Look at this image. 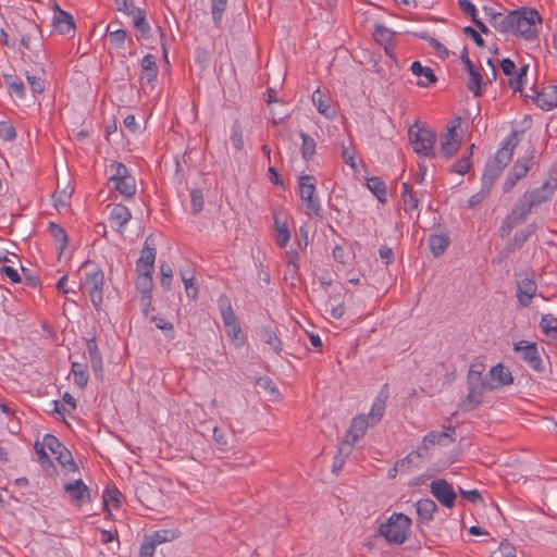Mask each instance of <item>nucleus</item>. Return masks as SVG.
Returning <instances> with one entry per match:
<instances>
[{"label":"nucleus","instance_id":"obj_1","mask_svg":"<svg viewBox=\"0 0 557 557\" xmlns=\"http://www.w3.org/2000/svg\"><path fill=\"white\" fill-rule=\"evenodd\" d=\"M519 132L511 131L500 143V148L490 158L484 166L481 186L492 191V188L513 157V151L519 144Z\"/></svg>","mask_w":557,"mask_h":557},{"label":"nucleus","instance_id":"obj_2","mask_svg":"<svg viewBox=\"0 0 557 557\" xmlns=\"http://www.w3.org/2000/svg\"><path fill=\"white\" fill-rule=\"evenodd\" d=\"M484 370L485 366L482 362H473L470 364L467 375L468 394L461 404L462 410H474L483 403L484 389H495V385L488 381L487 375L485 379L482 377Z\"/></svg>","mask_w":557,"mask_h":557},{"label":"nucleus","instance_id":"obj_3","mask_svg":"<svg viewBox=\"0 0 557 557\" xmlns=\"http://www.w3.org/2000/svg\"><path fill=\"white\" fill-rule=\"evenodd\" d=\"M109 184L112 190L117 191L125 199H132L136 195V178L129 169L122 162L112 161L108 168Z\"/></svg>","mask_w":557,"mask_h":557},{"label":"nucleus","instance_id":"obj_4","mask_svg":"<svg viewBox=\"0 0 557 557\" xmlns=\"http://www.w3.org/2000/svg\"><path fill=\"white\" fill-rule=\"evenodd\" d=\"M411 523V519L405 513L394 512L380 524L377 532L388 544L401 545L409 536Z\"/></svg>","mask_w":557,"mask_h":557},{"label":"nucleus","instance_id":"obj_5","mask_svg":"<svg viewBox=\"0 0 557 557\" xmlns=\"http://www.w3.org/2000/svg\"><path fill=\"white\" fill-rule=\"evenodd\" d=\"M536 23H542V16L537 10L527 7L515 10L510 34L525 40H534L537 37Z\"/></svg>","mask_w":557,"mask_h":557},{"label":"nucleus","instance_id":"obj_6","mask_svg":"<svg viewBox=\"0 0 557 557\" xmlns=\"http://www.w3.org/2000/svg\"><path fill=\"white\" fill-rule=\"evenodd\" d=\"M85 273V284L89 287V297L96 311L101 310L103 302V271L91 260L87 259L81 265Z\"/></svg>","mask_w":557,"mask_h":557},{"label":"nucleus","instance_id":"obj_7","mask_svg":"<svg viewBox=\"0 0 557 557\" xmlns=\"http://www.w3.org/2000/svg\"><path fill=\"white\" fill-rule=\"evenodd\" d=\"M317 180L313 175L301 174L298 176V188L300 200L309 216L322 218V207L317 196Z\"/></svg>","mask_w":557,"mask_h":557},{"label":"nucleus","instance_id":"obj_8","mask_svg":"<svg viewBox=\"0 0 557 557\" xmlns=\"http://www.w3.org/2000/svg\"><path fill=\"white\" fill-rule=\"evenodd\" d=\"M408 137L416 153L429 158L435 157L436 134L433 131L414 123L408 129Z\"/></svg>","mask_w":557,"mask_h":557},{"label":"nucleus","instance_id":"obj_9","mask_svg":"<svg viewBox=\"0 0 557 557\" xmlns=\"http://www.w3.org/2000/svg\"><path fill=\"white\" fill-rule=\"evenodd\" d=\"M512 349L519 356V358L534 372L540 374L545 371V366L541 357L539 345L536 343H530L528 341L521 339L513 343Z\"/></svg>","mask_w":557,"mask_h":557},{"label":"nucleus","instance_id":"obj_10","mask_svg":"<svg viewBox=\"0 0 557 557\" xmlns=\"http://www.w3.org/2000/svg\"><path fill=\"white\" fill-rule=\"evenodd\" d=\"M535 154V149L533 147H531L528 156L521 158V159H518L511 170L508 172L507 174V177L504 182V185H503V191L505 194L509 193L517 184L518 181L522 180L523 177H525L530 171V169L533 166L534 164V156Z\"/></svg>","mask_w":557,"mask_h":557},{"label":"nucleus","instance_id":"obj_11","mask_svg":"<svg viewBox=\"0 0 557 557\" xmlns=\"http://www.w3.org/2000/svg\"><path fill=\"white\" fill-rule=\"evenodd\" d=\"M44 445L53 454L58 462L71 472L78 470V466L73 459L72 453L53 434L44 436Z\"/></svg>","mask_w":557,"mask_h":557},{"label":"nucleus","instance_id":"obj_12","mask_svg":"<svg viewBox=\"0 0 557 557\" xmlns=\"http://www.w3.org/2000/svg\"><path fill=\"white\" fill-rule=\"evenodd\" d=\"M430 493L444 507L451 509L456 505L457 494L453 485L445 479L433 480L430 485Z\"/></svg>","mask_w":557,"mask_h":557},{"label":"nucleus","instance_id":"obj_13","mask_svg":"<svg viewBox=\"0 0 557 557\" xmlns=\"http://www.w3.org/2000/svg\"><path fill=\"white\" fill-rule=\"evenodd\" d=\"M517 299L518 304L522 308H527L531 305L533 297L536 295L537 285L534 278V274H525L521 280H517Z\"/></svg>","mask_w":557,"mask_h":557},{"label":"nucleus","instance_id":"obj_14","mask_svg":"<svg viewBox=\"0 0 557 557\" xmlns=\"http://www.w3.org/2000/svg\"><path fill=\"white\" fill-rule=\"evenodd\" d=\"M64 491L76 506L91 502L90 490L82 479L65 483Z\"/></svg>","mask_w":557,"mask_h":557},{"label":"nucleus","instance_id":"obj_15","mask_svg":"<svg viewBox=\"0 0 557 557\" xmlns=\"http://www.w3.org/2000/svg\"><path fill=\"white\" fill-rule=\"evenodd\" d=\"M524 97H529V95L525 94ZM530 98L542 110H553L557 107V86L548 85L542 88L541 91H534V95H531Z\"/></svg>","mask_w":557,"mask_h":557},{"label":"nucleus","instance_id":"obj_16","mask_svg":"<svg viewBox=\"0 0 557 557\" xmlns=\"http://www.w3.org/2000/svg\"><path fill=\"white\" fill-rule=\"evenodd\" d=\"M157 256V249L154 247V240L151 236H148L144 243V247L140 251V256L136 261V271H149L153 272L154 261Z\"/></svg>","mask_w":557,"mask_h":557},{"label":"nucleus","instance_id":"obj_17","mask_svg":"<svg viewBox=\"0 0 557 557\" xmlns=\"http://www.w3.org/2000/svg\"><path fill=\"white\" fill-rule=\"evenodd\" d=\"M52 24L55 30L61 35H69L75 30L74 17L69 12L62 10L58 4H54Z\"/></svg>","mask_w":557,"mask_h":557},{"label":"nucleus","instance_id":"obj_18","mask_svg":"<svg viewBox=\"0 0 557 557\" xmlns=\"http://www.w3.org/2000/svg\"><path fill=\"white\" fill-rule=\"evenodd\" d=\"M555 188V184L546 181L541 187L525 191L522 196L528 200L529 203H532V208H534L550 199Z\"/></svg>","mask_w":557,"mask_h":557},{"label":"nucleus","instance_id":"obj_19","mask_svg":"<svg viewBox=\"0 0 557 557\" xmlns=\"http://www.w3.org/2000/svg\"><path fill=\"white\" fill-rule=\"evenodd\" d=\"M325 311H330V314L334 319H341L345 313L344 300H343V287L334 288L333 293L329 294V298L325 301Z\"/></svg>","mask_w":557,"mask_h":557},{"label":"nucleus","instance_id":"obj_20","mask_svg":"<svg viewBox=\"0 0 557 557\" xmlns=\"http://www.w3.org/2000/svg\"><path fill=\"white\" fill-rule=\"evenodd\" d=\"M410 71L413 75L420 78L417 82L419 87H429L437 82L434 71L429 66L422 65L419 61H413L411 63Z\"/></svg>","mask_w":557,"mask_h":557},{"label":"nucleus","instance_id":"obj_21","mask_svg":"<svg viewBox=\"0 0 557 557\" xmlns=\"http://www.w3.org/2000/svg\"><path fill=\"white\" fill-rule=\"evenodd\" d=\"M371 425L366 416L355 417L350 423V426L346 433L344 440H349L351 447L360 440L367 432V429Z\"/></svg>","mask_w":557,"mask_h":557},{"label":"nucleus","instance_id":"obj_22","mask_svg":"<svg viewBox=\"0 0 557 557\" xmlns=\"http://www.w3.org/2000/svg\"><path fill=\"white\" fill-rule=\"evenodd\" d=\"M488 381L495 385V388L512 384L513 377L509 369L502 363L494 366L488 374Z\"/></svg>","mask_w":557,"mask_h":557},{"label":"nucleus","instance_id":"obj_23","mask_svg":"<svg viewBox=\"0 0 557 557\" xmlns=\"http://www.w3.org/2000/svg\"><path fill=\"white\" fill-rule=\"evenodd\" d=\"M86 347L89 354L90 363L92 371L97 377L102 376L103 372V362L102 355L98 347L97 341L95 337L86 339Z\"/></svg>","mask_w":557,"mask_h":557},{"label":"nucleus","instance_id":"obj_24","mask_svg":"<svg viewBox=\"0 0 557 557\" xmlns=\"http://www.w3.org/2000/svg\"><path fill=\"white\" fill-rule=\"evenodd\" d=\"M132 219V213L129 209L122 205L117 203L115 205L109 215V221L112 225V227L116 226L117 231H122L125 225L129 222Z\"/></svg>","mask_w":557,"mask_h":557},{"label":"nucleus","instance_id":"obj_25","mask_svg":"<svg viewBox=\"0 0 557 557\" xmlns=\"http://www.w3.org/2000/svg\"><path fill=\"white\" fill-rule=\"evenodd\" d=\"M140 66L144 73L141 79H146L147 84L153 85L158 78L159 73L156 57L151 53L144 55L140 61Z\"/></svg>","mask_w":557,"mask_h":557},{"label":"nucleus","instance_id":"obj_26","mask_svg":"<svg viewBox=\"0 0 557 557\" xmlns=\"http://www.w3.org/2000/svg\"><path fill=\"white\" fill-rule=\"evenodd\" d=\"M21 27L23 30V33L21 34V38H20L21 45L25 49L30 50L32 40L38 39V37L41 34V29L35 22L29 21V20H24Z\"/></svg>","mask_w":557,"mask_h":557},{"label":"nucleus","instance_id":"obj_27","mask_svg":"<svg viewBox=\"0 0 557 557\" xmlns=\"http://www.w3.org/2000/svg\"><path fill=\"white\" fill-rule=\"evenodd\" d=\"M21 27L23 30V33L21 34V38H20L21 45L25 49L30 50L32 40L38 39V37L41 34V29L35 22L29 21V20H24Z\"/></svg>","mask_w":557,"mask_h":557},{"label":"nucleus","instance_id":"obj_28","mask_svg":"<svg viewBox=\"0 0 557 557\" xmlns=\"http://www.w3.org/2000/svg\"><path fill=\"white\" fill-rule=\"evenodd\" d=\"M416 506L419 521L424 524L433 520L434 512L438 509L436 503L431 498H422L417 502Z\"/></svg>","mask_w":557,"mask_h":557},{"label":"nucleus","instance_id":"obj_29","mask_svg":"<svg viewBox=\"0 0 557 557\" xmlns=\"http://www.w3.org/2000/svg\"><path fill=\"white\" fill-rule=\"evenodd\" d=\"M461 139L459 136H448V133L441 136V148L438 154L445 159L451 158L459 150Z\"/></svg>","mask_w":557,"mask_h":557},{"label":"nucleus","instance_id":"obj_30","mask_svg":"<svg viewBox=\"0 0 557 557\" xmlns=\"http://www.w3.org/2000/svg\"><path fill=\"white\" fill-rule=\"evenodd\" d=\"M532 203H529L528 200L522 196L512 207L510 213L507 216L513 221L517 225L525 221L529 213L532 210Z\"/></svg>","mask_w":557,"mask_h":557},{"label":"nucleus","instance_id":"obj_31","mask_svg":"<svg viewBox=\"0 0 557 557\" xmlns=\"http://www.w3.org/2000/svg\"><path fill=\"white\" fill-rule=\"evenodd\" d=\"M135 29L140 34L144 39H149L152 36L151 27L147 22V13L145 9L138 8L131 15Z\"/></svg>","mask_w":557,"mask_h":557},{"label":"nucleus","instance_id":"obj_32","mask_svg":"<svg viewBox=\"0 0 557 557\" xmlns=\"http://www.w3.org/2000/svg\"><path fill=\"white\" fill-rule=\"evenodd\" d=\"M352 447L349 440H343L338 445L337 454L333 457L332 472L338 474L346 461V458L351 454Z\"/></svg>","mask_w":557,"mask_h":557},{"label":"nucleus","instance_id":"obj_33","mask_svg":"<svg viewBox=\"0 0 557 557\" xmlns=\"http://www.w3.org/2000/svg\"><path fill=\"white\" fill-rule=\"evenodd\" d=\"M48 233L58 244L59 257L63 253L69 244V235L63 226L55 222L48 223Z\"/></svg>","mask_w":557,"mask_h":557},{"label":"nucleus","instance_id":"obj_34","mask_svg":"<svg viewBox=\"0 0 557 557\" xmlns=\"http://www.w3.org/2000/svg\"><path fill=\"white\" fill-rule=\"evenodd\" d=\"M515 17V10L508 14L502 12L491 15V25L500 33L510 34L512 30V23Z\"/></svg>","mask_w":557,"mask_h":557},{"label":"nucleus","instance_id":"obj_35","mask_svg":"<svg viewBox=\"0 0 557 557\" xmlns=\"http://www.w3.org/2000/svg\"><path fill=\"white\" fill-rule=\"evenodd\" d=\"M212 437L215 443V449L222 454L227 455L233 451V445L231 444V437L224 430L219 426H214L212 430Z\"/></svg>","mask_w":557,"mask_h":557},{"label":"nucleus","instance_id":"obj_36","mask_svg":"<svg viewBox=\"0 0 557 557\" xmlns=\"http://www.w3.org/2000/svg\"><path fill=\"white\" fill-rule=\"evenodd\" d=\"M366 186L382 205L387 201V189L385 182L380 176L367 178Z\"/></svg>","mask_w":557,"mask_h":557},{"label":"nucleus","instance_id":"obj_37","mask_svg":"<svg viewBox=\"0 0 557 557\" xmlns=\"http://www.w3.org/2000/svg\"><path fill=\"white\" fill-rule=\"evenodd\" d=\"M537 224L531 223L525 228L516 232L512 240L508 244L507 250L513 251L515 249L521 248L529 238L536 232Z\"/></svg>","mask_w":557,"mask_h":557},{"label":"nucleus","instance_id":"obj_38","mask_svg":"<svg viewBox=\"0 0 557 557\" xmlns=\"http://www.w3.org/2000/svg\"><path fill=\"white\" fill-rule=\"evenodd\" d=\"M71 373L73 374L74 384L81 388H85L88 384V366L86 362L71 361Z\"/></svg>","mask_w":557,"mask_h":557},{"label":"nucleus","instance_id":"obj_39","mask_svg":"<svg viewBox=\"0 0 557 557\" xmlns=\"http://www.w3.org/2000/svg\"><path fill=\"white\" fill-rule=\"evenodd\" d=\"M467 72L469 74L467 88L473 94L474 97H481L484 92L483 86L486 85V83L483 81L481 72L476 67L468 70Z\"/></svg>","mask_w":557,"mask_h":557},{"label":"nucleus","instance_id":"obj_40","mask_svg":"<svg viewBox=\"0 0 557 557\" xmlns=\"http://www.w3.org/2000/svg\"><path fill=\"white\" fill-rule=\"evenodd\" d=\"M429 247L434 257L442 256L450 244L447 235L432 234L428 239Z\"/></svg>","mask_w":557,"mask_h":557},{"label":"nucleus","instance_id":"obj_41","mask_svg":"<svg viewBox=\"0 0 557 557\" xmlns=\"http://www.w3.org/2000/svg\"><path fill=\"white\" fill-rule=\"evenodd\" d=\"M401 198L406 212L418 210L420 199L417 197V194L413 191L411 185L407 182L401 184Z\"/></svg>","mask_w":557,"mask_h":557},{"label":"nucleus","instance_id":"obj_42","mask_svg":"<svg viewBox=\"0 0 557 557\" xmlns=\"http://www.w3.org/2000/svg\"><path fill=\"white\" fill-rule=\"evenodd\" d=\"M35 451L38 456V462L40 463L41 468L47 472L48 475L53 476L57 474V468L53 463V461L50 459V457L47 455L44 445V442L40 444L39 442H36L34 445Z\"/></svg>","mask_w":557,"mask_h":557},{"label":"nucleus","instance_id":"obj_43","mask_svg":"<svg viewBox=\"0 0 557 557\" xmlns=\"http://www.w3.org/2000/svg\"><path fill=\"white\" fill-rule=\"evenodd\" d=\"M3 81L9 89V91L15 95L18 99L26 98V89L23 81L14 74H4Z\"/></svg>","mask_w":557,"mask_h":557},{"label":"nucleus","instance_id":"obj_44","mask_svg":"<svg viewBox=\"0 0 557 557\" xmlns=\"http://www.w3.org/2000/svg\"><path fill=\"white\" fill-rule=\"evenodd\" d=\"M454 442L455 438L448 432L431 431L423 438V445L425 448H429L435 444L448 445Z\"/></svg>","mask_w":557,"mask_h":557},{"label":"nucleus","instance_id":"obj_45","mask_svg":"<svg viewBox=\"0 0 557 557\" xmlns=\"http://www.w3.org/2000/svg\"><path fill=\"white\" fill-rule=\"evenodd\" d=\"M260 338L262 342L271 346L277 355L282 351V342L278 338L276 331L271 325L263 326L260 330Z\"/></svg>","mask_w":557,"mask_h":557},{"label":"nucleus","instance_id":"obj_46","mask_svg":"<svg viewBox=\"0 0 557 557\" xmlns=\"http://www.w3.org/2000/svg\"><path fill=\"white\" fill-rule=\"evenodd\" d=\"M298 134L302 140V144L300 147L301 158L307 162L311 161L317 153V151H315L317 143L311 136L306 134L304 131H299Z\"/></svg>","mask_w":557,"mask_h":557},{"label":"nucleus","instance_id":"obj_47","mask_svg":"<svg viewBox=\"0 0 557 557\" xmlns=\"http://www.w3.org/2000/svg\"><path fill=\"white\" fill-rule=\"evenodd\" d=\"M137 272V278L135 282L137 290L140 293V295L145 294H152V273L149 271H136Z\"/></svg>","mask_w":557,"mask_h":557},{"label":"nucleus","instance_id":"obj_48","mask_svg":"<svg viewBox=\"0 0 557 557\" xmlns=\"http://www.w3.org/2000/svg\"><path fill=\"white\" fill-rule=\"evenodd\" d=\"M540 326L542 332L553 339L557 341V318L552 313H546L542 315Z\"/></svg>","mask_w":557,"mask_h":557},{"label":"nucleus","instance_id":"obj_49","mask_svg":"<svg viewBox=\"0 0 557 557\" xmlns=\"http://www.w3.org/2000/svg\"><path fill=\"white\" fill-rule=\"evenodd\" d=\"M274 228L276 231V244L284 248L290 239V232L286 223L281 222L277 215H274Z\"/></svg>","mask_w":557,"mask_h":557},{"label":"nucleus","instance_id":"obj_50","mask_svg":"<svg viewBox=\"0 0 557 557\" xmlns=\"http://www.w3.org/2000/svg\"><path fill=\"white\" fill-rule=\"evenodd\" d=\"M121 492L115 487H107L103 491L102 494V502H103V509L108 512V515H111V511L109 509V504L112 503L114 507H119L121 504Z\"/></svg>","mask_w":557,"mask_h":557},{"label":"nucleus","instance_id":"obj_51","mask_svg":"<svg viewBox=\"0 0 557 557\" xmlns=\"http://www.w3.org/2000/svg\"><path fill=\"white\" fill-rule=\"evenodd\" d=\"M150 321L154 323L157 329L163 332V335L168 341H173L175 338V332L172 322L159 315H152Z\"/></svg>","mask_w":557,"mask_h":557},{"label":"nucleus","instance_id":"obj_52","mask_svg":"<svg viewBox=\"0 0 557 557\" xmlns=\"http://www.w3.org/2000/svg\"><path fill=\"white\" fill-rule=\"evenodd\" d=\"M312 101H313L314 106L317 107V110L321 114H323L327 117L332 115L333 111L331 112L329 99L324 96V94H322L320 91V89H317L313 91Z\"/></svg>","mask_w":557,"mask_h":557},{"label":"nucleus","instance_id":"obj_53","mask_svg":"<svg viewBox=\"0 0 557 557\" xmlns=\"http://www.w3.org/2000/svg\"><path fill=\"white\" fill-rule=\"evenodd\" d=\"M286 257V274L294 278L299 271L300 256L297 250H289L285 252Z\"/></svg>","mask_w":557,"mask_h":557},{"label":"nucleus","instance_id":"obj_54","mask_svg":"<svg viewBox=\"0 0 557 557\" xmlns=\"http://www.w3.org/2000/svg\"><path fill=\"white\" fill-rule=\"evenodd\" d=\"M112 23H110L107 27V32L110 36V42L113 47L117 49H124L125 40L127 38V33L125 29L119 28V29H111Z\"/></svg>","mask_w":557,"mask_h":557},{"label":"nucleus","instance_id":"obj_55","mask_svg":"<svg viewBox=\"0 0 557 557\" xmlns=\"http://www.w3.org/2000/svg\"><path fill=\"white\" fill-rule=\"evenodd\" d=\"M228 0H211L212 20L216 27L221 26L222 16L227 8Z\"/></svg>","mask_w":557,"mask_h":557},{"label":"nucleus","instance_id":"obj_56","mask_svg":"<svg viewBox=\"0 0 557 557\" xmlns=\"http://www.w3.org/2000/svg\"><path fill=\"white\" fill-rule=\"evenodd\" d=\"M230 139L235 150L240 151L244 148L243 128L238 120L232 124Z\"/></svg>","mask_w":557,"mask_h":557},{"label":"nucleus","instance_id":"obj_57","mask_svg":"<svg viewBox=\"0 0 557 557\" xmlns=\"http://www.w3.org/2000/svg\"><path fill=\"white\" fill-rule=\"evenodd\" d=\"M381 396H382V392L376 397V399L373 403L372 408H371V410L369 412V419H370L371 425L377 423L381 420L382 416H383V412H384V409H385V400L381 399Z\"/></svg>","mask_w":557,"mask_h":557},{"label":"nucleus","instance_id":"obj_58","mask_svg":"<svg viewBox=\"0 0 557 557\" xmlns=\"http://www.w3.org/2000/svg\"><path fill=\"white\" fill-rule=\"evenodd\" d=\"M148 537L157 546L159 544L175 540L177 537V532L175 530H158L153 534L148 535Z\"/></svg>","mask_w":557,"mask_h":557},{"label":"nucleus","instance_id":"obj_59","mask_svg":"<svg viewBox=\"0 0 557 557\" xmlns=\"http://www.w3.org/2000/svg\"><path fill=\"white\" fill-rule=\"evenodd\" d=\"M190 203H191V213L194 215L201 212L203 208V194L201 189L194 188L190 190Z\"/></svg>","mask_w":557,"mask_h":557},{"label":"nucleus","instance_id":"obj_60","mask_svg":"<svg viewBox=\"0 0 557 557\" xmlns=\"http://www.w3.org/2000/svg\"><path fill=\"white\" fill-rule=\"evenodd\" d=\"M27 83L34 95L42 94L45 90V81L35 74H26Z\"/></svg>","mask_w":557,"mask_h":557},{"label":"nucleus","instance_id":"obj_61","mask_svg":"<svg viewBox=\"0 0 557 557\" xmlns=\"http://www.w3.org/2000/svg\"><path fill=\"white\" fill-rule=\"evenodd\" d=\"M471 164L469 157L462 156L451 165L450 172L465 175L470 170Z\"/></svg>","mask_w":557,"mask_h":557},{"label":"nucleus","instance_id":"obj_62","mask_svg":"<svg viewBox=\"0 0 557 557\" xmlns=\"http://www.w3.org/2000/svg\"><path fill=\"white\" fill-rule=\"evenodd\" d=\"M160 273H161V280H160L161 286L164 289H170L171 283H172V277H173V272H172L171 265L165 262L161 263Z\"/></svg>","mask_w":557,"mask_h":557},{"label":"nucleus","instance_id":"obj_63","mask_svg":"<svg viewBox=\"0 0 557 557\" xmlns=\"http://www.w3.org/2000/svg\"><path fill=\"white\" fill-rule=\"evenodd\" d=\"M16 137V132L10 122H0V138L4 141H12Z\"/></svg>","mask_w":557,"mask_h":557},{"label":"nucleus","instance_id":"obj_64","mask_svg":"<svg viewBox=\"0 0 557 557\" xmlns=\"http://www.w3.org/2000/svg\"><path fill=\"white\" fill-rule=\"evenodd\" d=\"M374 39L377 42H388L393 37V32L384 25L377 24L373 33Z\"/></svg>","mask_w":557,"mask_h":557}]
</instances>
